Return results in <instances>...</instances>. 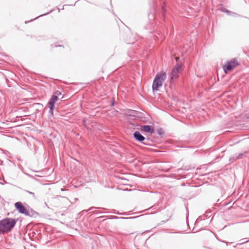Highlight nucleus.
Segmentation results:
<instances>
[{
	"instance_id": "f257e3e1",
	"label": "nucleus",
	"mask_w": 249,
	"mask_h": 249,
	"mask_svg": "<svg viewBox=\"0 0 249 249\" xmlns=\"http://www.w3.org/2000/svg\"><path fill=\"white\" fill-rule=\"evenodd\" d=\"M16 221L14 219L6 218L0 221V234L10 231L15 226Z\"/></svg>"
},
{
	"instance_id": "f03ea898",
	"label": "nucleus",
	"mask_w": 249,
	"mask_h": 249,
	"mask_svg": "<svg viewBox=\"0 0 249 249\" xmlns=\"http://www.w3.org/2000/svg\"><path fill=\"white\" fill-rule=\"evenodd\" d=\"M166 73L161 71L157 73L152 84V89L154 92L159 90L162 87L163 82L166 78Z\"/></svg>"
},
{
	"instance_id": "7ed1b4c3",
	"label": "nucleus",
	"mask_w": 249,
	"mask_h": 249,
	"mask_svg": "<svg viewBox=\"0 0 249 249\" xmlns=\"http://www.w3.org/2000/svg\"><path fill=\"white\" fill-rule=\"evenodd\" d=\"M238 65V63L235 59H232L223 66V70L225 73H227L229 71L233 70Z\"/></svg>"
},
{
	"instance_id": "20e7f679",
	"label": "nucleus",
	"mask_w": 249,
	"mask_h": 249,
	"mask_svg": "<svg viewBox=\"0 0 249 249\" xmlns=\"http://www.w3.org/2000/svg\"><path fill=\"white\" fill-rule=\"evenodd\" d=\"M181 65L178 64H177L174 68L173 69L171 75V80L173 81L174 79L178 78L179 76V73L181 70Z\"/></svg>"
},
{
	"instance_id": "39448f33",
	"label": "nucleus",
	"mask_w": 249,
	"mask_h": 249,
	"mask_svg": "<svg viewBox=\"0 0 249 249\" xmlns=\"http://www.w3.org/2000/svg\"><path fill=\"white\" fill-rule=\"evenodd\" d=\"M15 206L19 213L24 214L26 215H29V213L26 208L23 206L20 202H16L15 204Z\"/></svg>"
},
{
	"instance_id": "423d86ee",
	"label": "nucleus",
	"mask_w": 249,
	"mask_h": 249,
	"mask_svg": "<svg viewBox=\"0 0 249 249\" xmlns=\"http://www.w3.org/2000/svg\"><path fill=\"white\" fill-rule=\"evenodd\" d=\"M58 99V97H57V96L56 95H53L49 102V108H50V112H51L52 113V110L54 107V105L56 102V101Z\"/></svg>"
},
{
	"instance_id": "0eeeda50",
	"label": "nucleus",
	"mask_w": 249,
	"mask_h": 249,
	"mask_svg": "<svg viewBox=\"0 0 249 249\" xmlns=\"http://www.w3.org/2000/svg\"><path fill=\"white\" fill-rule=\"evenodd\" d=\"M142 129L145 132L152 134L154 132V128L150 125H145L142 126Z\"/></svg>"
},
{
	"instance_id": "6e6552de",
	"label": "nucleus",
	"mask_w": 249,
	"mask_h": 249,
	"mask_svg": "<svg viewBox=\"0 0 249 249\" xmlns=\"http://www.w3.org/2000/svg\"><path fill=\"white\" fill-rule=\"evenodd\" d=\"M134 137L136 140L139 142H142L145 140V138L139 131H136L134 133Z\"/></svg>"
},
{
	"instance_id": "1a4fd4ad",
	"label": "nucleus",
	"mask_w": 249,
	"mask_h": 249,
	"mask_svg": "<svg viewBox=\"0 0 249 249\" xmlns=\"http://www.w3.org/2000/svg\"><path fill=\"white\" fill-rule=\"evenodd\" d=\"M26 192L27 193H29V194L32 195L33 196L34 198H35V194H34V193H33V192H30V191H27H27H26Z\"/></svg>"
},
{
	"instance_id": "9d476101",
	"label": "nucleus",
	"mask_w": 249,
	"mask_h": 249,
	"mask_svg": "<svg viewBox=\"0 0 249 249\" xmlns=\"http://www.w3.org/2000/svg\"><path fill=\"white\" fill-rule=\"evenodd\" d=\"M98 208H96V207H91V208H90L89 209V210H88V211H87V212L89 211H90V210H93L94 209H97Z\"/></svg>"
},
{
	"instance_id": "9b49d317",
	"label": "nucleus",
	"mask_w": 249,
	"mask_h": 249,
	"mask_svg": "<svg viewBox=\"0 0 249 249\" xmlns=\"http://www.w3.org/2000/svg\"><path fill=\"white\" fill-rule=\"evenodd\" d=\"M60 94H61V93H60V92L59 91H57L56 92H55V94H54V95H56L57 96L58 95Z\"/></svg>"
},
{
	"instance_id": "f8f14e48",
	"label": "nucleus",
	"mask_w": 249,
	"mask_h": 249,
	"mask_svg": "<svg viewBox=\"0 0 249 249\" xmlns=\"http://www.w3.org/2000/svg\"><path fill=\"white\" fill-rule=\"evenodd\" d=\"M133 217H121L122 219H129V218H132Z\"/></svg>"
},
{
	"instance_id": "ddd939ff",
	"label": "nucleus",
	"mask_w": 249,
	"mask_h": 249,
	"mask_svg": "<svg viewBox=\"0 0 249 249\" xmlns=\"http://www.w3.org/2000/svg\"><path fill=\"white\" fill-rule=\"evenodd\" d=\"M162 11L163 13L165 12V9L163 7L162 8Z\"/></svg>"
},
{
	"instance_id": "4468645a",
	"label": "nucleus",
	"mask_w": 249,
	"mask_h": 249,
	"mask_svg": "<svg viewBox=\"0 0 249 249\" xmlns=\"http://www.w3.org/2000/svg\"><path fill=\"white\" fill-rule=\"evenodd\" d=\"M224 11L225 12H226V13H228V14H229V13H231V12H230V11H229L228 10H225Z\"/></svg>"
},
{
	"instance_id": "2eb2a0df",
	"label": "nucleus",
	"mask_w": 249,
	"mask_h": 249,
	"mask_svg": "<svg viewBox=\"0 0 249 249\" xmlns=\"http://www.w3.org/2000/svg\"><path fill=\"white\" fill-rule=\"evenodd\" d=\"M48 13H46V14H45L41 15H40V16H39L38 17H41V16H43V15H47V14H48Z\"/></svg>"
},
{
	"instance_id": "dca6fc26",
	"label": "nucleus",
	"mask_w": 249,
	"mask_h": 249,
	"mask_svg": "<svg viewBox=\"0 0 249 249\" xmlns=\"http://www.w3.org/2000/svg\"><path fill=\"white\" fill-rule=\"evenodd\" d=\"M249 241V240H247V241H244V242H242L241 244H243V243H247V242H248Z\"/></svg>"
},
{
	"instance_id": "f3484780",
	"label": "nucleus",
	"mask_w": 249,
	"mask_h": 249,
	"mask_svg": "<svg viewBox=\"0 0 249 249\" xmlns=\"http://www.w3.org/2000/svg\"><path fill=\"white\" fill-rule=\"evenodd\" d=\"M150 16L151 17V18H153V16L152 15H148V17H149V18H150Z\"/></svg>"
},
{
	"instance_id": "a211bd4d",
	"label": "nucleus",
	"mask_w": 249,
	"mask_h": 249,
	"mask_svg": "<svg viewBox=\"0 0 249 249\" xmlns=\"http://www.w3.org/2000/svg\"><path fill=\"white\" fill-rule=\"evenodd\" d=\"M200 220H201L200 217L198 218L196 220L197 221H199Z\"/></svg>"
},
{
	"instance_id": "6ab92c4d",
	"label": "nucleus",
	"mask_w": 249,
	"mask_h": 249,
	"mask_svg": "<svg viewBox=\"0 0 249 249\" xmlns=\"http://www.w3.org/2000/svg\"><path fill=\"white\" fill-rule=\"evenodd\" d=\"M176 59V61H178V58L177 57Z\"/></svg>"
},
{
	"instance_id": "aec40b11",
	"label": "nucleus",
	"mask_w": 249,
	"mask_h": 249,
	"mask_svg": "<svg viewBox=\"0 0 249 249\" xmlns=\"http://www.w3.org/2000/svg\"><path fill=\"white\" fill-rule=\"evenodd\" d=\"M93 213H99L98 212H94Z\"/></svg>"
}]
</instances>
